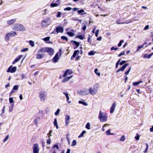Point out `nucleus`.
<instances>
[{"label":"nucleus","mask_w":153,"mask_h":153,"mask_svg":"<svg viewBox=\"0 0 153 153\" xmlns=\"http://www.w3.org/2000/svg\"><path fill=\"white\" fill-rule=\"evenodd\" d=\"M90 125L89 123H88L86 124L85 126V128L88 129H90Z\"/></svg>","instance_id":"nucleus-35"},{"label":"nucleus","mask_w":153,"mask_h":153,"mask_svg":"<svg viewBox=\"0 0 153 153\" xmlns=\"http://www.w3.org/2000/svg\"><path fill=\"white\" fill-rule=\"evenodd\" d=\"M47 10L46 9L44 11V13L42 14V15H45L47 14Z\"/></svg>","instance_id":"nucleus-63"},{"label":"nucleus","mask_w":153,"mask_h":153,"mask_svg":"<svg viewBox=\"0 0 153 153\" xmlns=\"http://www.w3.org/2000/svg\"><path fill=\"white\" fill-rule=\"evenodd\" d=\"M98 118L101 122H106L107 120L108 116L105 113H103L100 111Z\"/></svg>","instance_id":"nucleus-3"},{"label":"nucleus","mask_w":153,"mask_h":153,"mask_svg":"<svg viewBox=\"0 0 153 153\" xmlns=\"http://www.w3.org/2000/svg\"><path fill=\"white\" fill-rule=\"evenodd\" d=\"M121 60V59H119V60L117 61V62L116 63V66H115V67L116 68H117L118 67L119 65H120L119 62Z\"/></svg>","instance_id":"nucleus-31"},{"label":"nucleus","mask_w":153,"mask_h":153,"mask_svg":"<svg viewBox=\"0 0 153 153\" xmlns=\"http://www.w3.org/2000/svg\"><path fill=\"white\" fill-rule=\"evenodd\" d=\"M46 94L44 91H42L39 93V97L40 100L42 101H44L46 98Z\"/></svg>","instance_id":"nucleus-7"},{"label":"nucleus","mask_w":153,"mask_h":153,"mask_svg":"<svg viewBox=\"0 0 153 153\" xmlns=\"http://www.w3.org/2000/svg\"><path fill=\"white\" fill-rule=\"evenodd\" d=\"M9 102L10 103H12L14 102V101L13 100L12 97H10L9 99Z\"/></svg>","instance_id":"nucleus-53"},{"label":"nucleus","mask_w":153,"mask_h":153,"mask_svg":"<svg viewBox=\"0 0 153 153\" xmlns=\"http://www.w3.org/2000/svg\"><path fill=\"white\" fill-rule=\"evenodd\" d=\"M63 94L65 95L66 97H68V93L64 92Z\"/></svg>","instance_id":"nucleus-59"},{"label":"nucleus","mask_w":153,"mask_h":153,"mask_svg":"<svg viewBox=\"0 0 153 153\" xmlns=\"http://www.w3.org/2000/svg\"><path fill=\"white\" fill-rule=\"evenodd\" d=\"M71 9H72V8L71 7H67L65 8L64 9V10L65 11H66V10L70 11V10H71Z\"/></svg>","instance_id":"nucleus-46"},{"label":"nucleus","mask_w":153,"mask_h":153,"mask_svg":"<svg viewBox=\"0 0 153 153\" xmlns=\"http://www.w3.org/2000/svg\"><path fill=\"white\" fill-rule=\"evenodd\" d=\"M86 133V131L85 130L83 131L82 133L80 134V135L78 137L80 138L81 137H82L83 136L84 134Z\"/></svg>","instance_id":"nucleus-26"},{"label":"nucleus","mask_w":153,"mask_h":153,"mask_svg":"<svg viewBox=\"0 0 153 153\" xmlns=\"http://www.w3.org/2000/svg\"><path fill=\"white\" fill-rule=\"evenodd\" d=\"M102 38L101 36H99V37H98V38H97L96 39L98 41H100L101 40Z\"/></svg>","instance_id":"nucleus-61"},{"label":"nucleus","mask_w":153,"mask_h":153,"mask_svg":"<svg viewBox=\"0 0 153 153\" xmlns=\"http://www.w3.org/2000/svg\"><path fill=\"white\" fill-rule=\"evenodd\" d=\"M59 53L60 55H61L62 50L61 49H59V51L54 56L53 58V61L54 63L57 62L58 61V59H59L58 55Z\"/></svg>","instance_id":"nucleus-6"},{"label":"nucleus","mask_w":153,"mask_h":153,"mask_svg":"<svg viewBox=\"0 0 153 153\" xmlns=\"http://www.w3.org/2000/svg\"><path fill=\"white\" fill-rule=\"evenodd\" d=\"M60 111V109L58 108L57 111L54 114L56 116H57L59 115Z\"/></svg>","instance_id":"nucleus-38"},{"label":"nucleus","mask_w":153,"mask_h":153,"mask_svg":"<svg viewBox=\"0 0 153 153\" xmlns=\"http://www.w3.org/2000/svg\"><path fill=\"white\" fill-rule=\"evenodd\" d=\"M53 148H56L57 149H59L58 146L56 144L54 145L53 146Z\"/></svg>","instance_id":"nucleus-58"},{"label":"nucleus","mask_w":153,"mask_h":153,"mask_svg":"<svg viewBox=\"0 0 153 153\" xmlns=\"http://www.w3.org/2000/svg\"><path fill=\"white\" fill-rule=\"evenodd\" d=\"M126 62V61L125 60H122L121 62H119L120 65H123V64L125 63Z\"/></svg>","instance_id":"nucleus-48"},{"label":"nucleus","mask_w":153,"mask_h":153,"mask_svg":"<svg viewBox=\"0 0 153 153\" xmlns=\"http://www.w3.org/2000/svg\"><path fill=\"white\" fill-rule=\"evenodd\" d=\"M17 70V68L16 66L13 67L12 65L10 66L7 70V72L13 73L15 72Z\"/></svg>","instance_id":"nucleus-8"},{"label":"nucleus","mask_w":153,"mask_h":153,"mask_svg":"<svg viewBox=\"0 0 153 153\" xmlns=\"http://www.w3.org/2000/svg\"><path fill=\"white\" fill-rule=\"evenodd\" d=\"M70 119V116L68 115L65 116V123L66 126L68 125L69 123V120Z\"/></svg>","instance_id":"nucleus-14"},{"label":"nucleus","mask_w":153,"mask_h":153,"mask_svg":"<svg viewBox=\"0 0 153 153\" xmlns=\"http://www.w3.org/2000/svg\"><path fill=\"white\" fill-rule=\"evenodd\" d=\"M10 37L9 33H7L4 37L5 40L6 41H9L10 39Z\"/></svg>","instance_id":"nucleus-21"},{"label":"nucleus","mask_w":153,"mask_h":153,"mask_svg":"<svg viewBox=\"0 0 153 153\" xmlns=\"http://www.w3.org/2000/svg\"><path fill=\"white\" fill-rule=\"evenodd\" d=\"M78 13L79 14H81L84 12V10L83 9H81L78 11Z\"/></svg>","instance_id":"nucleus-56"},{"label":"nucleus","mask_w":153,"mask_h":153,"mask_svg":"<svg viewBox=\"0 0 153 153\" xmlns=\"http://www.w3.org/2000/svg\"><path fill=\"white\" fill-rule=\"evenodd\" d=\"M116 105V102H114L112 104V105L110 107V113H112L114 112L115 108Z\"/></svg>","instance_id":"nucleus-12"},{"label":"nucleus","mask_w":153,"mask_h":153,"mask_svg":"<svg viewBox=\"0 0 153 153\" xmlns=\"http://www.w3.org/2000/svg\"><path fill=\"white\" fill-rule=\"evenodd\" d=\"M10 37H14L17 35L16 33V31H11L10 33H8Z\"/></svg>","instance_id":"nucleus-19"},{"label":"nucleus","mask_w":153,"mask_h":153,"mask_svg":"<svg viewBox=\"0 0 153 153\" xmlns=\"http://www.w3.org/2000/svg\"><path fill=\"white\" fill-rule=\"evenodd\" d=\"M33 153H39V150L38 143H36L33 145Z\"/></svg>","instance_id":"nucleus-10"},{"label":"nucleus","mask_w":153,"mask_h":153,"mask_svg":"<svg viewBox=\"0 0 153 153\" xmlns=\"http://www.w3.org/2000/svg\"><path fill=\"white\" fill-rule=\"evenodd\" d=\"M67 34L73 37L74 36V33L71 32H67Z\"/></svg>","instance_id":"nucleus-30"},{"label":"nucleus","mask_w":153,"mask_h":153,"mask_svg":"<svg viewBox=\"0 0 153 153\" xmlns=\"http://www.w3.org/2000/svg\"><path fill=\"white\" fill-rule=\"evenodd\" d=\"M59 5V4H58L56 3H52L51 5L50 6L51 7H57Z\"/></svg>","instance_id":"nucleus-27"},{"label":"nucleus","mask_w":153,"mask_h":153,"mask_svg":"<svg viewBox=\"0 0 153 153\" xmlns=\"http://www.w3.org/2000/svg\"><path fill=\"white\" fill-rule=\"evenodd\" d=\"M76 144V142L75 140H74L72 142V144L71 145L72 146H75Z\"/></svg>","instance_id":"nucleus-42"},{"label":"nucleus","mask_w":153,"mask_h":153,"mask_svg":"<svg viewBox=\"0 0 153 153\" xmlns=\"http://www.w3.org/2000/svg\"><path fill=\"white\" fill-rule=\"evenodd\" d=\"M142 82L143 81H140L137 82H134L133 83V85L134 86H137L139 84Z\"/></svg>","instance_id":"nucleus-25"},{"label":"nucleus","mask_w":153,"mask_h":153,"mask_svg":"<svg viewBox=\"0 0 153 153\" xmlns=\"http://www.w3.org/2000/svg\"><path fill=\"white\" fill-rule=\"evenodd\" d=\"M146 148L144 152L145 153H146V152L147 151L148 149V147H149V146H148V143H146Z\"/></svg>","instance_id":"nucleus-45"},{"label":"nucleus","mask_w":153,"mask_h":153,"mask_svg":"<svg viewBox=\"0 0 153 153\" xmlns=\"http://www.w3.org/2000/svg\"><path fill=\"white\" fill-rule=\"evenodd\" d=\"M61 39L63 40H65L66 41L68 40V39L67 37L65 36H62L61 37Z\"/></svg>","instance_id":"nucleus-33"},{"label":"nucleus","mask_w":153,"mask_h":153,"mask_svg":"<svg viewBox=\"0 0 153 153\" xmlns=\"http://www.w3.org/2000/svg\"><path fill=\"white\" fill-rule=\"evenodd\" d=\"M30 44L32 47H33L34 45V42L30 40L29 41Z\"/></svg>","instance_id":"nucleus-34"},{"label":"nucleus","mask_w":153,"mask_h":153,"mask_svg":"<svg viewBox=\"0 0 153 153\" xmlns=\"http://www.w3.org/2000/svg\"><path fill=\"white\" fill-rule=\"evenodd\" d=\"M79 50H75L74 51L73 55L71 57V59H73L74 58L76 57L77 54H79Z\"/></svg>","instance_id":"nucleus-16"},{"label":"nucleus","mask_w":153,"mask_h":153,"mask_svg":"<svg viewBox=\"0 0 153 153\" xmlns=\"http://www.w3.org/2000/svg\"><path fill=\"white\" fill-rule=\"evenodd\" d=\"M119 49V48H115L114 46L112 47L111 48V51H113V50H115V51H117V50H118Z\"/></svg>","instance_id":"nucleus-39"},{"label":"nucleus","mask_w":153,"mask_h":153,"mask_svg":"<svg viewBox=\"0 0 153 153\" xmlns=\"http://www.w3.org/2000/svg\"><path fill=\"white\" fill-rule=\"evenodd\" d=\"M150 130L151 132H153V126H152V128H150Z\"/></svg>","instance_id":"nucleus-64"},{"label":"nucleus","mask_w":153,"mask_h":153,"mask_svg":"<svg viewBox=\"0 0 153 153\" xmlns=\"http://www.w3.org/2000/svg\"><path fill=\"white\" fill-rule=\"evenodd\" d=\"M13 104H12V105L11 107H10L9 108V111L10 112H11L12 111L13 108Z\"/></svg>","instance_id":"nucleus-57"},{"label":"nucleus","mask_w":153,"mask_h":153,"mask_svg":"<svg viewBox=\"0 0 153 153\" xmlns=\"http://www.w3.org/2000/svg\"><path fill=\"white\" fill-rule=\"evenodd\" d=\"M73 76H71L69 77H67L65 78L64 79H62V82L63 83L65 82L68 81L70 79H71Z\"/></svg>","instance_id":"nucleus-18"},{"label":"nucleus","mask_w":153,"mask_h":153,"mask_svg":"<svg viewBox=\"0 0 153 153\" xmlns=\"http://www.w3.org/2000/svg\"><path fill=\"white\" fill-rule=\"evenodd\" d=\"M55 31L57 33H58L59 32L62 33L64 31V29L63 27L61 26H59L56 27L53 30V33Z\"/></svg>","instance_id":"nucleus-11"},{"label":"nucleus","mask_w":153,"mask_h":153,"mask_svg":"<svg viewBox=\"0 0 153 153\" xmlns=\"http://www.w3.org/2000/svg\"><path fill=\"white\" fill-rule=\"evenodd\" d=\"M73 42L74 44L75 45V46L74 47V49H75L77 48L79 45V42H77L75 41H73Z\"/></svg>","instance_id":"nucleus-20"},{"label":"nucleus","mask_w":153,"mask_h":153,"mask_svg":"<svg viewBox=\"0 0 153 153\" xmlns=\"http://www.w3.org/2000/svg\"><path fill=\"white\" fill-rule=\"evenodd\" d=\"M23 56L22 55H19L18 57L15 59L12 62V64H14L18 62L23 57Z\"/></svg>","instance_id":"nucleus-13"},{"label":"nucleus","mask_w":153,"mask_h":153,"mask_svg":"<svg viewBox=\"0 0 153 153\" xmlns=\"http://www.w3.org/2000/svg\"><path fill=\"white\" fill-rule=\"evenodd\" d=\"M73 73L71 69H67L65 71L64 74L62 75H60L59 76V79H61L62 77L65 78L67 76L70 75Z\"/></svg>","instance_id":"nucleus-5"},{"label":"nucleus","mask_w":153,"mask_h":153,"mask_svg":"<svg viewBox=\"0 0 153 153\" xmlns=\"http://www.w3.org/2000/svg\"><path fill=\"white\" fill-rule=\"evenodd\" d=\"M124 42V41L123 40H122L120 41V42L118 44V47H120L122 45V43H123Z\"/></svg>","instance_id":"nucleus-37"},{"label":"nucleus","mask_w":153,"mask_h":153,"mask_svg":"<svg viewBox=\"0 0 153 153\" xmlns=\"http://www.w3.org/2000/svg\"><path fill=\"white\" fill-rule=\"evenodd\" d=\"M149 25H146L144 28V30H146L149 28Z\"/></svg>","instance_id":"nucleus-60"},{"label":"nucleus","mask_w":153,"mask_h":153,"mask_svg":"<svg viewBox=\"0 0 153 153\" xmlns=\"http://www.w3.org/2000/svg\"><path fill=\"white\" fill-rule=\"evenodd\" d=\"M125 51H123V52H121L120 54H119L118 55V57H120L121 55H124L125 54Z\"/></svg>","instance_id":"nucleus-49"},{"label":"nucleus","mask_w":153,"mask_h":153,"mask_svg":"<svg viewBox=\"0 0 153 153\" xmlns=\"http://www.w3.org/2000/svg\"><path fill=\"white\" fill-rule=\"evenodd\" d=\"M16 19H13L7 21V24L9 25H11L14 24L16 20Z\"/></svg>","instance_id":"nucleus-17"},{"label":"nucleus","mask_w":153,"mask_h":153,"mask_svg":"<svg viewBox=\"0 0 153 153\" xmlns=\"http://www.w3.org/2000/svg\"><path fill=\"white\" fill-rule=\"evenodd\" d=\"M96 51H91L88 53V55L89 56H92L94 55Z\"/></svg>","instance_id":"nucleus-24"},{"label":"nucleus","mask_w":153,"mask_h":153,"mask_svg":"<svg viewBox=\"0 0 153 153\" xmlns=\"http://www.w3.org/2000/svg\"><path fill=\"white\" fill-rule=\"evenodd\" d=\"M28 49L27 48H24L22 49L21 50V52H25L26 51H27L28 50Z\"/></svg>","instance_id":"nucleus-55"},{"label":"nucleus","mask_w":153,"mask_h":153,"mask_svg":"<svg viewBox=\"0 0 153 153\" xmlns=\"http://www.w3.org/2000/svg\"><path fill=\"white\" fill-rule=\"evenodd\" d=\"M131 67H130L129 68L128 70L126 72H125V74L126 75H128L129 74V73L130 72V71L131 70Z\"/></svg>","instance_id":"nucleus-36"},{"label":"nucleus","mask_w":153,"mask_h":153,"mask_svg":"<svg viewBox=\"0 0 153 153\" xmlns=\"http://www.w3.org/2000/svg\"><path fill=\"white\" fill-rule=\"evenodd\" d=\"M89 91H82V92L83 93V94L87 95L89 93H90L92 95H94L95 94V92L91 88H89Z\"/></svg>","instance_id":"nucleus-9"},{"label":"nucleus","mask_w":153,"mask_h":153,"mask_svg":"<svg viewBox=\"0 0 153 153\" xmlns=\"http://www.w3.org/2000/svg\"><path fill=\"white\" fill-rule=\"evenodd\" d=\"M125 139V137L123 135L121 137L120 141H123Z\"/></svg>","instance_id":"nucleus-41"},{"label":"nucleus","mask_w":153,"mask_h":153,"mask_svg":"<svg viewBox=\"0 0 153 153\" xmlns=\"http://www.w3.org/2000/svg\"><path fill=\"white\" fill-rule=\"evenodd\" d=\"M9 137V135H7L5 138L3 140V142H5L8 139V138Z\"/></svg>","instance_id":"nucleus-51"},{"label":"nucleus","mask_w":153,"mask_h":153,"mask_svg":"<svg viewBox=\"0 0 153 153\" xmlns=\"http://www.w3.org/2000/svg\"><path fill=\"white\" fill-rule=\"evenodd\" d=\"M45 53L43 48L37 51V53L36 55V59H42L45 56Z\"/></svg>","instance_id":"nucleus-2"},{"label":"nucleus","mask_w":153,"mask_h":153,"mask_svg":"<svg viewBox=\"0 0 153 153\" xmlns=\"http://www.w3.org/2000/svg\"><path fill=\"white\" fill-rule=\"evenodd\" d=\"M153 55V53H151V54H149V55H148L147 56V57L148 58V59H149Z\"/></svg>","instance_id":"nucleus-52"},{"label":"nucleus","mask_w":153,"mask_h":153,"mask_svg":"<svg viewBox=\"0 0 153 153\" xmlns=\"http://www.w3.org/2000/svg\"><path fill=\"white\" fill-rule=\"evenodd\" d=\"M43 49L45 52H47L49 55L52 56L53 54L54 50L52 48L50 47L44 48Z\"/></svg>","instance_id":"nucleus-4"},{"label":"nucleus","mask_w":153,"mask_h":153,"mask_svg":"<svg viewBox=\"0 0 153 153\" xmlns=\"http://www.w3.org/2000/svg\"><path fill=\"white\" fill-rule=\"evenodd\" d=\"M86 28V26L85 25H84L82 28V29L85 31Z\"/></svg>","instance_id":"nucleus-62"},{"label":"nucleus","mask_w":153,"mask_h":153,"mask_svg":"<svg viewBox=\"0 0 153 153\" xmlns=\"http://www.w3.org/2000/svg\"><path fill=\"white\" fill-rule=\"evenodd\" d=\"M49 20V19H48V20H43L42 22V24L43 25H44L43 24V23H45V24H47L48 23V20Z\"/></svg>","instance_id":"nucleus-29"},{"label":"nucleus","mask_w":153,"mask_h":153,"mask_svg":"<svg viewBox=\"0 0 153 153\" xmlns=\"http://www.w3.org/2000/svg\"><path fill=\"white\" fill-rule=\"evenodd\" d=\"M18 89V85H15L14 86L13 88V90H17Z\"/></svg>","instance_id":"nucleus-50"},{"label":"nucleus","mask_w":153,"mask_h":153,"mask_svg":"<svg viewBox=\"0 0 153 153\" xmlns=\"http://www.w3.org/2000/svg\"><path fill=\"white\" fill-rule=\"evenodd\" d=\"M76 38H78L80 39L83 40V36L81 35H78L76 37Z\"/></svg>","instance_id":"nucleus-40"},{"label":"nucleus","mask_w":153,"mask_h":153,"mask_svg":"<svg viewBox=\"0 0 153 153\" xmlns=\"http://www.w3.org/2000/svg\"><path fill=\"white\" fill-rule=\"evenodd\" d=\"M61 12H60L58 11L57 12V15L56 16V17L57 18H59L61 16Z\"/></svg>","instance_id":"nucleus-44"},{"label":"nucleus","mask_w":153,"mask_h":153,"mask_svg":"<svg viewBox=\"0 0 153 153\" xmlns=\"http://www.w3.org/2000/svg\"><path fill=\"white\" fill-rule=\"evenodd\" d=\"M54 125L55 126L57 129L59 127L57 125V119L56 118H55L54 119V122L53 123Z\"/></svg>","instance_id":"nucleus-23"},{"label":"nucleus","mask_w":153,"mask_h":153,"mask_svg":"<svg viewBox=\"0 0 153 153\" xmlns=\"http://www.w3.org/2000/svg\"><path fill=\"white\" fill-rule=\"evenodd\" d=\"M145 45V47H147L148 46V45H147V43L146 42H144L142 45H141L138 46L137 48V51H139L140 49L143 48L144 47V46Z\"/></svg>","instance_id":"nucleus-15"},{"label":"nucleus","mask_w":153,"mask_h":153,"mask_svg":"<svg viewBox=\"0 0 153 153\" xmlns=\"http://www.w3.org/2000/svg\"><path fill=\"white\" fill-rule=\"evenodd\" d=\"M79 104H82L85 106H86V105H87V104L86 102H83V101H80V100L79 101Z\"/></svg>","instance_id":"nucleus-32"},{"label":"nucleus","mask_w":153,"mask_h":153,"mask_svg":"<svg viewBox=\"0 0 153 153\" xmlns=\"http://www.w3.org/2000/svg\"><path fill=\"white\" fill-rule=\"evenodd\" d=\"M128 65V63L125 64L123 65L121 68H120V70H121L122 71H123L124 69L126 68V67Z\"/></svg>","instance_id":"nucleus-22"},{"label":"nucleus","mask_w":153,"mask_h":153,"mask_svg":"<svg viewBox=\"0 0 153 153\" xmlns=\"http://www.w3.org/2000/svg\"><path fill=\"white\" fill-rule=\"evenodd\" d=\"M111 130L110 129H108L106 131V134L107 135H113V134H111L110 133Z\"/></svg>","instance_id":"nucleus-28"},{"label":"nucleus","mask_w":153,"mask_h":153,"mask_svg":"<svg viewBox=\"0 0 153 153\" xmlns=\"http://www.w3.org/2000/svg\"><path fill=\"white\" fill-rule=\"evenodd\" d=\"M13 30L18 31H24L25 29L23 25L21 24H16L14 25L12 27Z\"/></svg>","instance_id":"nucleus-1"},{"label":"nucleus","mask_w":153,"mask_h":153,"mask_svg":"<svg viewBox=\"0 0 153 153\" xmlns=\"http://www.w3.org/2000/svg\"><path fill=\"white\" fill-rule=\"evenodd\" d=\"M139 137H140V136L139 135H138V134H136V136L135 137H134V138L137 140H139Z\"/></svg>","instance_id":"nucleus-47"},{"label":"nucleus","mask_w":153,"mask_h":153,"mask_svg":"<svg viewBox=\"0 0 153 153\" xmlns=\"http://www.w3.org/2000/svg\"><path fill=\"white\" fill-rule=\"evenodd\" d=\"M50 39V37L48 36V37H46L44 38L43 39V40L44 41H48V40H49Z\"/></svg>","instance_id":"nucleus-43"},{"label":"nucleus","mask_w":153,"mask_h":153,"mask_svg":"<svg viewBox=\"0 0 153 153\" xmlns=\"http://www.w3.org/2000/svg\"><path fill=\"white\" fill-rule=\"evenodd\" d=\"M49 138H50V137H48ZM47 143L48 144H50L51 143V141L50 138H49L47 140Z\"/></svg>","instance_id":"nucleus-54"}]
</instances>
